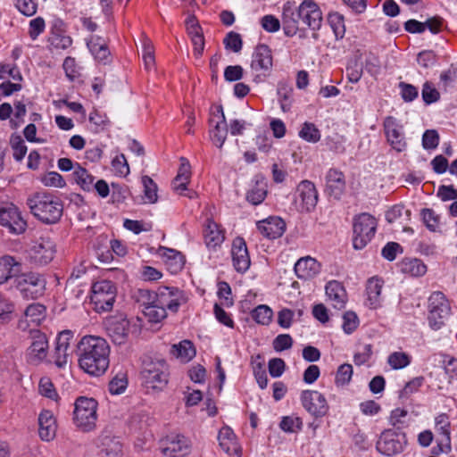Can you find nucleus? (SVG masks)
<instances>
[{"label":"nucleus","mask_w":457,"mask_h":457,"mask_svg":"<svg viewBox=\"0 0 457 457\" xmlns=\"http://www.w3.org/2000/svg\"><path fill=\"white\" fill-rule=\"evenodd\" d=\"M108 336L116 345L124 344L130 332V321L124 316L112 317L106 321Z\"/></svg>","instance_id":"18"},{"label":"nucleus","mask_w":457,"mask_h":457,"mask_svg":"<svg viewBox=\"0 0 457 457\" xmlns=\"http://www.w3.org/2000/svg\"><path fill=\"white\" fill-rule=\"evenodd\" d=\"M55 253L54 242L48 237H41L30 246L29 258L37 265H46L54 259Z\"/></svg>","instance_id":"11"},{"label":"nucleus","mask_w":457,"mask_h":457,"mask_svg":"<svg viewBox=\"0 0 457 457\" xmlns=\"http://www.w3.org/2000/svg\"><path fill=\"white\" fill-rule=\"evenodd\" d=\"M436 431L441 436L440 442L442 445L450 446L451 444V432H450V420L447 414L441 413L435 419Z\"/></svg>","instance_id":"38"},{"label":"nucleus","mask_w":457,"mask_h":457,"mask_svg":"<svg viewBox=\"0 0 457 457\" xmlns=\"http://www.w3.org/2000/svg\"><path fill=\"white\" fill-rule=\"evenodd\" d=\"M383 128L387 143L396 152L400 153L406 149L407 143L403 125L394 117H386L383 121Z\"/></svg>","instance_id":"14"},{"label":"nucleus","mask_w":457,"mask_h":457,"mask_svg":"<svg viewBox=\"0 0 457 457\" xmlns=\"http://www.w3.org/2000/svg\"><path fill=\"white\" fill-rule=\"evenodd\" d=\"M0 225L12 234H22L27 228V222L19 208L12 203L0 205Z\"/></svg>","instance_id":"10"},{"label":"nucleus","mask_w":457,"mask_h":457,"mask_svg":"<svg viewBox=\"0 0 457 457\" xmlns=\"http://www.w3.org/2000/svg\"><path fill=\"white\" fill-rule=\"evenodd\" d=\"M46 281L36 272H29L17 277L16 287L25 298L36 299L43 295Z\"/></svg>","instance_id":"9"},{"label":"nucleus","mask_w":457,"mask_h":457,"mask_svg":"<svg viewBox=\"0 0 457 457\" xmlns=\"http://www.w3.org/2000/svg\"><path fill=\"white\" fill-rule=\"evenodd\" d=\"M46 29V22L42 17L32 19L29 24V35L32 40H36Z\"/></svg>","instance_id":"61"},{"label":"nucleus","mask_w":457,"mask_h":457,"mask_svg":"<svg viewBox=\"0 0 457 457\" xmlns=\"http://www.w3.org/2000/svg\"><path fill=\"white\" fill-rule=\"evenodd\" d=\"M359 325V319L353 312H346L343 315L342 328L345 333L352 334Z\"/></svg>","instance_id":"59"},{"label":"nucleus","mask_w":457,"mask_h":457,"mask_svg":"<svg viewBox=\"0 0 457 457\" xmlns=\"http://www.w3.org/2000/svg\"><path fill=\"white\" fill-rule=\"evenodd\" d=\"M38 390L41 395L54 401L58 400V394L50 378H42L39 381Z\"/></svg>","instance_id":"56"},{"label":"nucleus","mask_w":457,"mask_h":457,"mask_svg":"<svg viewBox=\"0 0 457 457\" xmlns=\"http://www.w3.org/2000/svg\"><path fill=\"white\" fill-rule=\"evenodd\" d=\"M272 67V55L271 50L266 45H258L252 56L251 69L255 72H260L256 75H266Z\"/></svg>","instance_id":"21"},{"label":"nucleus","mask_w":457,"mask_h":457,"mask_svg":"<svg viewBox=\"0 0 457 457\" xmlns=\"http://www.w3.org/2000/svg\"><path fill=\"white\" fill-rule=\"evenodd\" d=\"M79 368L93 377L104 375L110 365V346L100 337L85 336L77 345Z\"/></svg>","instance_id":"1"},{"label":"nucleus","mask_w":457,"mask_h":457,"mask_svg":"<svg viewBox=\"0 0 457 457\" xmlns=\"http://www.w3.org/2000/svg\"><path fill=\"white\" fill-rule=\"evenodd\" d=\"M21 262L11 255L0 257V284L7 282L12 278L18 277L21 272Z\"/></svg>","instance_id":"29"},{"label":"nucleus","mask_w":457,"mask_h":457,"mask_svg":"<svg viewBox=\"0 0 457 457\" xmlns=\"http://www.w3.org/2000/svg\"><path fill=\"white\" fill-rule=\"evenodd\" d=\"M220 446L228 454H239L240 448L237 443L233 430L228 427H223L218 435Z\"/></svg>","instance_id":"33"},{"label":"nucleus","mask_w":457,"mask_h":457,"mask_svg":"<svg viewBox=\"0 0 457 457\" xmlns=\"http://www.w3.org/2000/svg\"><path fill=\"white\" fill-rule=\"evenodd\" d=\"M187 297L183 291L173 287H160L157 290V303L172 312H177L179 308L186 303Z\"/></svg>","instance_id":"16"},{"label":"nucleus","mask_w":457,"mask_h":457,"mask_svg":"<svg viewBox=\"0 0 457 457\" xmlns=\"http://www.w3.org/2000/svg\"><path fill=\"white\" fill-rule=\"evenodd\" d=\"M401 271L412 277H420L427 272V266L420 259H404L400 264Z\"/></svg>","instance_id":"40"},{"label":"nucleus","mask_w":457,"mask_h":457,"mask_svg":"<svg viewBox=\"0 0 457 457\" xmlns=\"http://www.w3.org/2000/svg\"><path fill=\"white\" fill-rule=\"evenodd\" d=\"M300 400L303 407L315 418H322L328 412L329 406L325 395L316 390H303Z\"/></svg>","instance_id":"12"},{"label":"nucleus","mask_w":457,"mask_h":457,"mask_svg":"<svg viewBox=\"0 0 457 457\" xmlns=\"http://www.w3.org/2000/svg\"><path fill=\"white\" fill-rule=\"evenodd\" d=\"M87 46L94 57L100 62L106 61L110 55L107 45L101 37L91 36L87 41Z\"/></svg>","instance_id":"35"},{"label":"nucleus","mask_w":457,"mask_h":457,"mask_svg":"<svg viewBox=\"0 0 457 457\" xmlns=\"http://www.w3.org/2000/svg\"><path fill=\"white\" fill-rule=\"evenodd\" d=\"M191 451L190 440L180 434H171L165 439L162 453L168 457H183Z\"/></svg>","instance_id":"19"},{"label":"nucleus","mask_w":457,"mask_h":457,"mask_svg":"<svg viewBox=\"0 0 457 457\" xmlns=\"http://www.w3.org/2000/svg\"><path fill=\"white\" fill-rule=\"evenodd\" d=\"M142 183L144 186L145 199L146 203L154 204L157 201V186L154 180L148 177L144 176L142 178Z\"/></svg>","instance_id":"51"},{"label":"nucleus","mask_w":457,"mask_h":457,"mask_svg":"<svg viewBox=\"0 0 457 457\" xmlns=\"http://www.w3.org/2000/svg\"><path fill=\"white\" fill-rule=\"evenodd\" d=\"M279 427L285 432L295 433L302 428L303 421L298 417L286 416L283 417Z\"/></svg>","instance_id":"55"},{"label":"nucleus","mask_w":457,"mask_h":457,"mask_svg":"<svg viewBox=\"0 0 457 457\" xmlns=\"http://www.w3.org/2000/svg\"><path fill=\"white\" fill-rule=\"evenodd\" d=\"M387 363L393 370H401L411 363V356L404 352H394L388 355Z\"/></svg>","instance_id":"43"},{"label":"nucleus","mask_w":457,"mask_h":457,"mask_svg":"<svg viewBox=\"0 0 457 457\" xmlns=\"http://www.w3.org/2000/svg\"><path fill=\"white\" fill-rule=\"evenodd\" d=\"M272 310L267 305H259L252 312V318L261 325H269L272 318Z\"/></svg>","instance_id":"48"},{"label":"nucleus","mask_w":457,"mask_h":457,"mask_svg":"<svg viewBox=\"0 0 457 457\" xmlns=\"http://www.w3.org/2000/svg\"><path fill=\"white\" fill-rule=\"evenodd\" d=\"M10 145L12 150V156L17 162H21L27 154V146L20 135H12L10 137Z\"/></svg>","instance_id":"44"},{"label":"nucleus","mask_w":457,"mask_h":457,"mask_svg":"<svg viewBox=\"0 0 457 457\" xmlns=\"http://www.w3.org/2000/svg\"><path fill=\"white\" fill-rule=\"evenodd\" d=\"M56 420L52 411L45 410L38 417V435L43 441L49 442L55 437Z\"/></svg>","instance_id":"27"},{"label":"nucleus","mask_w":457,"mask_h":457,"mask_svg":"<svg viewBox=\"0 0 457 457\" xmlns=\"http://www.w3.org/2000/svg\"><path fill=\"white\" fill-rule=\"evenodd\" d=\"M404 436L393 430H385L377 442V450L386 456H392L403 450Z\"/></svg>","instance_id":"17"},{"label":"nucleus","mask_w":457,"mask_h":457,"mask_svg":"<svg viewBox=\"0 0 457 457\" xmlns=\"http://www.w3.org/2000/svg\"><path fill=\"white\" fill-rule=\"evenodd\" d=\"M377 229L376 219L369 213H361L353 222V245L357 250L364 248L374 237Z\"/></svg>","instance_id":"8"},{"label":"nucleus","mask_w":457,"mask_h":457,"mask_svg":"<svg viewBox=\"0 0 457 457\" xmlns=\"http://www.w3.org/2000/svg\"><path fill=\"white\" fill-rule=\"evenodd\" d=\"M5 77H9L17 82L23 80L21 72L15 63H0V78L4 79Z\"/></svg>","instance_id":"53"},{"label":"nucleus","mask_w":457,"mask_h":457,"mask_svg":"<svg viewBox=\"0 0 457 457\" xmlns=\"http://www.w3.org/2000/svg\"><path fill=\"white\" fill-rule=\"evenodd\" d=\"M73 179L84 191L94 189L95 177L80 164L76 163L72 173Z\"/></svg>","instance_id":"36"},{"label":"nucleus","mask_w":457,"mask_h":457,"mask_svg":"<svg viewBox=\"0 0 457 457\" xmlns=\"http://www.w3.org/2000/svg\"><path fill=\"white\" fill-rule=\"evenodd\" d=\"M144 386L147 390L162 391L168 384V370L164 361H150L141 371Z\"/></svg>","instance_id":"6"},{"label":"nucleus","mask_w":457,"mask_h":457,"mask_svg":"<svg viewBox=\"0 0 457 457\" xmlns=\"http://www.w3.org/2000/svg\"><path fill=\"white\" fill-rule=\"evenodd\" d=\"M267 195V185L263 180H258L247 192L246 199L253 205L263 202Z\"/></svg>","instance_id":"42"},{"label":"nucleus","mask_w":457,"mask_h":457,"mask_svg":"<svg viewBox=\"0 0 457 457\" xmlns=\"http://www.w3.org/2000/svg\"><path fill=\"white\" fill-rule=\"evenodd\" d=\"M46 309L41 303H31L25 310L26 321L37 326L45 320Z\"/></svg>","instance_id":"41"},{"label":"nucleus","mask_w":457,"mask_h":457,"mask_svg":"<svg viewBox=\"0 0 457 457\" xmlns=\"http://www.w3.org/2000/svg\"><path fill=\"white\" fill-rule=\"evenodd\" d=\"M320 271V264L311 256L300 258L295 264V272L300 279H311Z\"/></svg>","instance_id":"28"},{"label":"nucleus","mask_w":457,"mask_h":457,"mask_svg":"<svg viewBox=\"0 0 457 457\" xmlns=\"http://www.w3.org/2000/svg\"><path fill=\"white\" fill-rule=\"evenodd\" d=\"M137 302L144 307V310L147 306H151L154 303H157V291L153 292L148 289H138L136 293Z\"/></svg>","instance_id":"52"},{"label":"nucleus","mask_w":457,"mask_h":457,"mask_svg":"<svg viewBox=\"0 0 457 457\" xmlns=\"http://www.w3.org/2000/svg\"><path fill=\"white\" fill-rule=\"evenodd\" d=\"M421 96L427 104L436 103L440 98L438 90L428 81L425 82L422 87Z\"/></svg>","instance_id":"58"},{"label":"nucleus","mask_w":457,"mask_h":457,"mask_svg":"<svg viewBox=\"0 0 457 457\" xmlns=\"http://www.w3.org/2000/svg\"><path fill=\"white\" fill-rule=\"evenodd\" d=\"M297 200L303 211L310 212L318 202V193L315 186L309 180H303L297 187Z\"/></svg>","instance_id":"25"},{"label":"nucleus","mask_w":457,"mask_h":457,"mask_svg":"<svg viewBox=\"0 0 457 457\" xmlns=\"http://www.w3.org/2000/svg\"><path fill=\"white\" fill-rule=\"evenodd\" d=\"M48 353V340L46 336L39 330L31 331V343L27 349V361L33 365H38L46 361Z\"/></svg>","instance_id":"13"},{"label":"nucleus","mask_w":457,"mask_h":457,"mask_svg":"<svg viewBox=\"0 0 457 457\" xmlns=\"http://www.w3.org/2000/svg\"><path fill=\"white\" fill-rule=\"evenodd\" d=\"M14 311L13 303L7 297L0 294V323H7L12 320Z\"/></svg>","instance_id":"50"},{"label":"nucleus","mask_w":457,"mask_h":457,"mask_svg":"<svg viewBox=\"0 0 457 457\" xmlns=\"http://www.w3.org/2000/svg\"><path fill=\"white\" fill-rule=\"evenodd\" d=\"M157 254L161 256L171 273H177L182 270L184 262L181 253L174 249L160 246Z\"/></svg>","instance_id":"32"},{"label":"nucleus","mask_w":457,"mask_h":457,"mask_svg":"<svg viewBox=\"0 0 457 457\" xmlns=\"http://www.w3.org/2000/svg\"><path fill=\"white\" fill-rule=\"evenodd\" d=\"M27 205L32 215L46 224L56 223L62 215L63 206L60 199L46 192L30 195Z\"/></svg>","instance_id":"3"},{"label":"nucleus","mask_w":457,"mask_h":457,"mask_svg":"<svg viewBox=\"0 0 457 457\" xmlns=\"http://www.w3.org/2000/svg\"><path fill=\"white\" fill-rule=\"evenodd\" d=\"M353 376V366L348 363L340 365L337 369L335 383L337 386L347 385Z\"/></svg>","instance_id":"54"},{"label":"nucleus","mask_w":457,"mask_h":457,"mask_svg":"<svg viewBox=\"0 0 457 457\" xmlns=\"http://www.w3.org/2000/svg\"><path fill=\"white\" fill-rule=\"evenodd\" d=\"M299 137L307 142L316 143L320 139V133L313 123L304 122L299 131Z\"/></svg>","instance_id":"46"},{"label":"nucleus","mask_w":457,"mask_h":457,"mask_svg":"<svg viewBox=\"0 0 457 457\" xmlns=\"http://www.w3.org/2000/svg\"><path fill=\"white\" fill-rule=\"evenodd\" d=\"M15 6L25 16H32L37 10V4L35 0H15Z\"/></svg>","instance_id":"60"},{"label":"nucleus","mask_w":457,"mask_h":457,"mask_svg":"<svg viewBox=\"0 0 457 457\" xmlns=\"http://www.w3.org/2000/svg\"><path fill=\"white\" fill-rule=\"evenodd\" d=\"M345 189V175L337 169H329L326 174V191L335 199H339Z\"/></svg>","instance_id":"26"},{"label":"nucleus","mask_w":457,"mask_h":457,"mask_svg":"<svg viewBox=\"0 0 457 457\" xmlns=\"http://www.w3.org/2000/svg\"><path fill=\"white\" fill-rule=\"evenodd\" d=\"M171 354L182 362H188L196 353L193 343L189 340H183L172 345Z\"/></svg>","instance_id":"34"},{"label":"nucleus","mask_w":457,"mask_h":457,"mask_svg":"<svg viewBox=\"0 0 457 457\" xmlns=\"http://www.w3.org/2000/svg\"><path fill=\"white\" fill-rule=\"evenodd\" d=\"M223 44L227 49H230L234 53L240 52L243 46L241 36L234 31H230L227 34L223 40Z\"/></svg>","instance_id":"57"},{"label":"nucleus","mask_w":457,"mask_h":457,"mask_svg":"<svg viewBox=\"0 0 457 457\" xmlns=\"http://www.w3.org/2000/svg\"><path fill=\"white\" fill-rule=\"evenodd\" d=\"M399 88L401 89V96L405 102H411L418 97V88L411 84L400 82Z\"/></svg>","instance_id":"63"},{"label":"nucleus","mask_w":457,"mask_h":457,"mask_svg":"<svg viewBox=\"0 0 457 457\" xmlns=\"http://www.w3.org/2000/svg\"><path fill=\"white\" fill-rule=\"evenodd\" d=\"M42 183L46 187H63L66 183L63 178L55 171L46 173L41 179Z\"/></svg>","instance_id":"62"},{"label":"nucleus","mask_w":457,"mask_h":457,"mask_svg":"<svg viewBox=\"0 0 457 457\" xmlns=\"http://www.w3.org/2000/svg\"><path fill=\"white\" fill-rule=\"evenodd\" d=\"M384 281L378 278L372 277L367 281L366 285V304L371 309H378L381 306L382 297L381 291Z\"/></svg>","instance_id":"31"},{"label":"nucleus","mask_w":457,"mask_h":457,"mask_svg":"<svg viewBox=\"0 0 457 457\" xmlns=\"http://www.w3.org/2000/svg\"><path fill=\"white\" fill-rule=\"evenodd\" d=\"M299 21L312 30H319L322 23V12L318 4L313 0H303L296 8L295 3L287 2L282 12L283 29L287 36L295 35Z\"/></svg>","instance_id":"2"},{"label":"nucleus","mask_w":457,"mask_h":457,"mask_svg":"<svg viewBox=\"0 0 457 457\" xmlns=\"http://www.w3.org/2000/svg\"><path fill=\"white\" fill-rule=\"evenodd\" d=\"M213 118L210 120V123L215 122L214 128L210 131L212 142L217 147H221L225 143L228 134L226 118L221 105L215 107L212 112Z\"/></svg>","instance_id":"22"},{"label":"nucleus","mask_w":457,"mask_h":457,"mask_svg":"<svg viewBox=\"0 0 457 457\" xmlns=\"http://www.w3.org/2000/svg\"><path fill=\"white\" fill-rule=\"evenodd\" d=\"M293 339L288 334H281L273 340V348L276 352H282L292 347Z\"/></svg>","instance_id":"64"},{"label":"nucleus","mask_w":457,"mask_h":457,"mask_svg":"<svg viewBox=\"0 0 457 457\" xmlns=\"http://www.w3.org/2000/svg\"><path fill=\"white\" fill-rule=\"evenodd\" d=\"M259 232L268 239L280 237L286 229V223L278 216H270L256 223Z\"/></svg>","instance_id":"24"},{"label":"nucleus","mask_w":457,"mask_h":457,"mask_svg":"<svg viewBox=\"0 0 457 457\" xmlns=\"http://www.w3.org/2000/svg\"><path fill=\"white\" fill-rule=\"evenodd\" d=\"M190 177L191 166L189 164V162L186 158L181 157L180 167L179 169L177 176L172 181L173 190L179 195L193 198L195 192L188 191L187 188V185L190 180Z\"/></svg>","instance_id":"23"},{"label":"nucleus","mask_w":457,"mask_h":457,"mask_svg":"<svg viewBox=\"0 0 457 457\" xmlns=\"http://www.w3.org/2000/svg\"><path fill=\"white\" fill-rule=\"evenodd\" d=\"M451 315V305L444 293L433 292L428 299V322L433 330H439Z\"/></svg>","instance_id":"4"},{"label":"nucleus","mask_w":457,"mask_h":457,"mask_svg":"<svg viewBox=\"0 0 457 457\" xmlns=\"http://www.w3.org/2000/svg\"><path fill=\"white\" fill-rule=\"evenodd\" d=\"M116 297V287L109 280H101L92 286L91 303L96 312H109L112 309Z\"/></svg>","instance_id":"7"},{"label":"nucleus","mask_w":457,"mask_h":457,"mask_svg":"<svg viewBox=\"0 0 457 457\" xmlns=\"http://www.w3.org/2000/svg\"><path fill=\"white\" fill-rule=\"evenodd\" d=\"M204 240L208 248H215L224 241V234L215 222L210 221L206 225Z\"/></svg>","instance_id":"37"},{"label":"nucleus","mask_w":457,"mask_h":457,"mask_svg":"<svg viewBox=\"0 0 457 457\" xmlns=\"http://www.w3.org/2000/svg\"><path fill=\"white\" fill-rule=\"evenodd\" d=\"M231 257L234 268L237 272H245L251 264V260L245 241L242 237H236L231 247Z\"/></svg>","instance_id":"20"},{"label":"nucleus","mask_w":457,"mask_h":457,"mask_svg":"<svg viewBox=\"0 0 457 457\" xmlns=\"http://www.w3.org/2000/svg\"><path fill=\"white\" fill-rule=\"evenodd\" d=\"M328 21L337 38H342L345 33L344 16L338 12L328 15Z\"/></svg>","instance_id":"47"},{"label":"nucleus","mask_w":457,"mask_h":457,"mask_svg":"<svg viewBox=\"0 0 457 457\" xmlns=\"http://www.w3.org/2000/svg\"><path fill=\"white\" fill-rule=\"evenodd\" d=\"M128 386L127 375L124 372H119L109 383V391L112 395L122 394Z\"/></svg>","instance_id":"49"},{"label":"nucleus","mask_w":457,"mask_h":457,"mask_svg":"<svg viewBox=\"0 0 457 457\" xmlns=\"http://www.w3.org/2000/svg\"><path fill=\"white\" fill-rule=\"evenodd\" d=\"M143 312L148 320L154 323L162 321L167 316V310L165 307L156 303L147 306Z\"/></svg>","instance_id":"45"},{"label":"nucleus","mask_w":457,"mask_h":457,"mask_svg":"<svg viewBox=\"0 0 457 457\" xmlns=\"http://www.w3.org/2000/svg\"><path fill=\"white\" fill-rule=\"evenodd\" d=\"M99 448L106 457H116L121 452V444L116 437L103 436L100 438Z\"/></svg>","instance_id":"39"},{"label":"nucleus","mask_w":457,"mask_h":457,"mask_svg":"<svg viewBox=\"0 0 457 457\" xmlns=\"http://www.w3.org/2000/svg\"><path fill=\"white\" fill-rule=\"evenodd\" d=\"M326 295L335 309L341 310L345 306L347 302V295L344 287L336 280L327 283Z\"/></svg>","instance_id":"30"},{"label":"nucleus","mask_w":457,"mask_h":457,"mask_svg":"<svg viewBox=\"0 0 457 457\" xmlns=\"http://www.w3.org/2000/svg\"><path fill=\"white\" fill-rule=\"evenodd\" d=\"M73 334L71 331H62L56 338L54 353L51 354L50 359L47 360V362L54 363L59 369H64L69 361V350Z\"/></svg>","instance_id":"15"},{"label":"nucleus","mask_w":457,"mask_h":457,"mask_svg":"<svg viewBox=\"0 0 457 457\" xmlns=\"http://www.w3.org/2000/svg\"><path fill=\"white\" fill-rule=\"evenodd\" d=\"M98 403L94 398L80 396L74 403L73 421L82 431H91L97 421Z\"/></svg>","instance_id":"5"}]
</instances>
